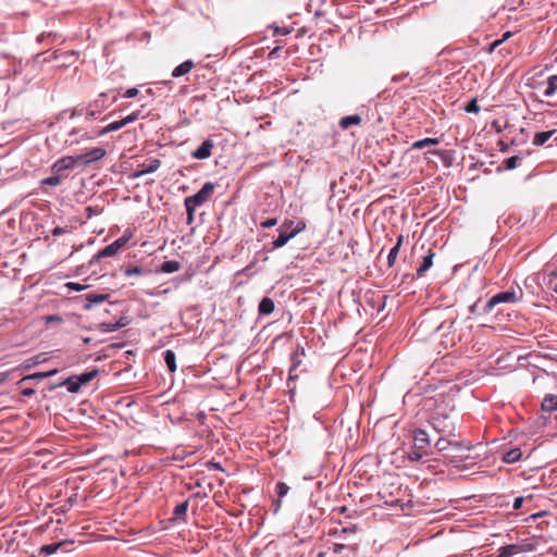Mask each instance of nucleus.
Wrapping results in <instances>:
<instances>
[{
	"label": "nucleus",
	"mask_w": 557,
	"mask_h": 557,
	"mask_svg": "<svg viewBox=\"0 0 557 557\" xmlns=\"http://www.w3.org/2000/svg\"><path fill=\"white\" fill-rule=\"evenodd\" d=\"M143 273H144L143 269L138 265L128 267L124 270L125 276L141 275Z\"/></svg>",
	"instance_id": "nucleus-41"
},
{
	"label": "nucleus",
	"mask_w": 557,
	"mask_h": 557,
	"mask_svg": "<svg viewBox=\"0 0 557 557\" xmlns=\"http://www.w3.org/2000/svg\"><path fill=\"white\" fill-rule=\"evenodd\" d=\"M164 362L171 373L176 371V356L173 350L168 349L164 351Z\"/></svg>",
	"instance_id": "nucleus-31"
},
{
	"label": "nucleus",
	"mask_w": 557,
	"mask_h": 557,
	"mask_svg": "<svg viewBox=\"0 0 557 557\" xmlns=\"http://www.w3.org/2000/svg\"><path fill=\"white\" fill-rule=\"evenodd\" d=\"M129 240V236H122L117 239H115L110 245L106 246L104 248L100 249L97 253H95L91 259L88 261L87 264H77L75 268L74 275H84L86 273V269H92L91 273L96 274V265L102 258L113 257L116 255V252L123 248L126 243Z\"/></svg>",
	"instance_id": "nucleus-3"
},
{
	"label": "nucleus",
	"mask_w": 557,
	"mask_h": 557,
	"mask_svg": "<svg viewBox=\"0 0 557 557\" xmlns=\"http://www.w3.org/2000/svg\"><path fill=\"white\" fill-rule=\"evenodd\" d=\"M289 491V486L284 482H278L275 487L277 497L282 499Z\"/></svg>",
	"instance_id": "nucleus-39"
},
{
	"label": "nucleus",
	"mask_w": 557,
	"mask_h": 557,
	"mask_svg": "<svg viewBox=\"0 0 557 557\" xmlns=\"http://www.w3.org/2000/svg\"><path fill=\"white\" fill-rule=\"evenodd\" d=\"M46 361V358L44 356V354H39V355H36L34 356L33 358L28 359L26 362H25V366L24 368L25 369H29L32 368L33 366H36V364H39L41 362Z\"/></svg>",
	"instance_id": "nucleus-38"
},
{
	"label": "nucleus",
	"mask_w": 557,
	"mask_h": 557,
	"mask_svg": "<svg viewBox=\"0 0 557 557\" xmlns=\"http://www.w3.org/2000/svg\"><path fill=\"white\" fill-rule=\"evenodd\" d=\"M194 67V62L191 60H187L183 63H181L180 65H177L173 72H172V76L173 77H181L183 75H186L188 74L191 69Z\"/></svg>",
	"instance_id": "nucleus-25"
},
{
	"label": "nucleus",
	"mask_w": 557,
	"mask_h": 557,
	"mask_svg": "<svg viewBox=\"0 0 557 557\" xmlns=\"http://www.w3.org/2000/svg\"><path fill=\"white\" fill-rule=\"evenodd\" d=\"M357 532V525L351 524L349 527H344L339 530L335 531V535H337L339 539H345L349 534H355Z\"/></svg>",
	"instance_id": "nucleus-35"
},
{
	"label": "nucleus",
	"mask_w": 557,
	"mask_h": 557,
	"mask_svg": "<svg viewBox=\"0 0 557 557\" xmlns=\"http://www.w3.org/2000/svg\"><path fill=\"white\" fill-rule=\"evenodd\" d=\"M63 384H64V385L70 384V379L65 380Z\"/></svg>",
	"instance_id": "nucleus-64"
},
{
	"label": "nucleus",
	"mask_w": 557,
	"mask_h": 557,
	"mask_svg": "<svg viewBox=\"0 0 557 557\" xmlns=\"http://www.w3.org/2000/svg\"><path fill=\"white\" fill-rule=\"evenodd\" d=\"M277 223V220L275 218H272V219H267L265 221L261 222V227L263 228H270L274 225H276Z\"/></svg>",
	"instance_id": "nucleus-47"
},
{
	"label": "nucleus",
	"mask_w": 557,
	"mask_h": 557,
	"mask_svg": "<svg viewBox=\"0 0 557 557\" xmlns=\"http://www.w3.org/2000/svg\"><path fill=\"white\" fill-rule=\"evenodd\" d=\"M435 257V252L433 249L429 248L425 256H423L420 265L416 270V278H421L425 275V273L432 268L433 259Z\"/></svg>",
	"instance_id": "nucleus-17"
},
{
	"label": "nucleus",
	"mask_w": 557,
	"mask_h": 557,
	"mask_svg": "<svg viewBox=\"0 0 557 557\" xmlns=\"http://www.w3.org/2000/svg\"><path fill=\"white\" fill-rule=\"evenodd\" d=\"M35 391L33 388H26L24 391H22V395L24 396H32L34 395Z\"/></svg>",
	"instance_id": "nucleus-56"
},
{
	"label": "nucleus",
	"mask_w": 557,
	"mask_h": 557,
	"mask_svg": "<svg viewBox=\"0 0 557 557\" xmlns=\"http://www.w3.org/2000/svg\"><path fill=\"white\" fill-rule=\"evenodd\" d=\"M521 457L522 453L520 448H511L504 454L503 461L506 463H515L519 461Z\"/></svg>",
	"instance_id": "nucleus-28"
},
{
	"label": "nucleus",
	"mask_w": 557,
	"mask_h": 557,
	"mask_svg": "<svg viewBox=\"0 0 557 557\" xmlns=\"http://www.w3.org/2000/svg\"><path fill=\"white\" fill-rule=\"evenodd\" d=\"M273 53H278V48H275L274 50H272L271 54Z\"/></svg>",
	"instance_id": "nucleus-63"
},
{
	"label": "nucleus",
	"mask_w": 557,
	"mask_h": 557,
	"mask_svg": "<svg viewBox=\"0 0 557 557\" xmlns=\"http://www.w3.org/2000/svg\"><path fill=\"white\" fill-rule=\"evenodd\" d=\"M404 243V236L403 235H399L397 237V242L396 244L391 248L388 255H387V265L388 268H392L395 265L396 263V260H397V256L399 253V250H400V247Z\"/></svg>",
	"instance_id": "nucleus-21"
},
{
	"label": "nucleus",
	"mask_w": 557,
	"mask_h": 557,
	"mask_svg": "<svg viewBox=\"0 0 557 557\" xmlns=\"http://www.w3.org/2000/svg\"><path fill=\"white\" fill-rule=\"evenodd\" d=\"M433 430L443 436H456V420L449 414L435 412L430 420Z\"/></svg>",
	"instance_id": "nucleus-5"
},
{
	"label": "nucleus",
	"mask_w": 557,
	"mask_h": 557,
	"mask_svg": "<svg viewBox=\"0 0 557 557\" xmlns=\"http://www.w3.org/2000/svg\"><path fill=\"white\" fill-rule=\"evenodd\" d=\"M305 348L301 345H297L294 350L290 352V368L288 371V380H287V386L290 388V393L294 394L295 386L290 387V383L295 382L298 377V374L296 373L297 369L302 363V357L305 356Z\"/></svg>",
	"instance_id": "nucleus-12"
},
{
	"label": "nucleus",
	"mask_w": 557,
	"mask_h": 557,
	"mask_svg": "<svg viewBox=\"0 0 557 557\" xmlns=\"http://www.w3.org/2000/svg\"><path fill=\"white\" fill-rule=\"evenodd\" d=\"M287 34H289V30L285 27H276L274 30V35L285 36Z\"/></svg>",
	"instance_id": "nucleus-52"
},
{
	"label": "nucleus",
	"mask_w": 557,
	"mask_h": 557,
	"mask_svg": "<svg viewBox=\"0 0 557 557\" xmlns=\"http://www.w3.org/2000/svg\"><path fill=\"white\" fill-rule=\"evenodd\" d=\"M557 90V75H552L547 78V88L544 91L546 97H552Z\"/></svg>",
	"instance_id": "nucleus-34"
},
{
	"label": "nucleus",
	"mask_w": 557,
	"mask_h": 557,
	"mask_svg": "<svg viewBox=\"0 0 557 557\" xmlns=\"http://www.w3.org/2000/svg\"><path fill=\"white\" fill-rule=\"evenodd\" d=\"M83 110L78 111L77 109H72V120H74L75 125L72 126V136H76L72 143H78L79 140L84 139H95L97 137H100L102 135H106L111 132H115L121 129L122 127L126 126L124 120L114 121L110 124H108L103 128H98L91 123H89L86 126H82L78 124L81 117L83 116Z\"/></svg>",
	"instance_id": "nucleus-2"
},
{
	"label": "nucleus",
	"mask_w": 557,
	"mask_h": 557,
	"mask_svg": "<svg viewBox=\"0 0 557 557\" xmlns=\"http://www.w3.org/2000/svg\"><path fill=\"white\" fill-rule=\"evenodd\" d=\"M72 292H81L79 295L72 296V315H81L84 311L90 310L95 306L101 305L109 298L108 293H99L72 282Z\"/></svg>",
	"instance_id": "nucleus-1"
},
{
	"label": "nucleus",
	"mask_w": 557,
	"mask_h": 557,
	"mask_svg": "<svg viewBox=\"0 0 557 557\" xmlns=\"http://www.w3.org/2000/svg\"><path fill=\"white\" fill-rule=\"evenodd\" d=\"M540 516H542V513H535V515H532L531 518L536 519Z\"/></svg>",
	"instance_id": "nucleus-60"
},
{
	"label": "nucleus",
	"mask_w": 557,
	"mask_h": 557,
	"mask_svg": "<svg viewBox=\"0 0 557 557\" xmlns=\"http://www.w3.org/2000/svg\"><path fill=\"white\" fill-rule=\"evenodd\" d=\"M57 371L53 370V371H49V372H45V373H35L33 375H29V376H26L24 377L23 380H21V382L25 381V380H28V379H35V377H47V376H50L52 375L53 373H55Z\"/></svg>",
	"instance_id": "nucleus-45"
},
{
	"label": "nucleus",
	"mask_w": 557,
	"mask_h": 557,
	"mask_svg": "<svg viewBox=\"0 0 557 557\" xmlns=\"http://www.w3.org/2000/svg\"><path fill=\"white\" fill-rule=\"evenodd\" d=\"M438 144H440V139L438 138L426 137V138H423V139H420V140H417V141L412 143L411 146H410V150H420V149H423L425 147L436 146Z\"/></svg>",
	"instance_id": "nucleus-24"
},
{
	"label": "nucleus",
	"mask_w": 557,
	"mask_h": 557,
	"mask_svg": "<svg viewBox=\"0 0 557 557\" xmlns=\"http://www.w3.org/2000/svg\"><path fill=\"white\" fill-rule=\"evenodd\" d=\"M185 208H186V212H187V224H191L194 222V219H195V211H196V208L188 205V203H184Z\"/></svg>",
	"instance_id": "nucleus-42"
},
{
	"label": "nucleus",
	"mask_w": 557,
	"mask_h": 557,
	"mask_svg": "<svg viewBox=\"0 0 557 557\" xmlns=\"http://www.w3.org/2000/svg\"><path fill=\"white\" fill-rule=\"evenodd\" d=\"M522 296V292H520V296L517 295L515 290H506L500 292L494 296H492L484 305L483 307V313L487 314L490 313L493 308L499 304H515L517 302Z\"/></svg>",
	"instance_id": "nucleus-8"
},
{
	"label": "nucleus",
	"mask_w": 557,
	"mask_h": 557,
	"mask_svg": "<svg viewBox=\"0 0 557 557\" xmlns=\"http://www.w3.org/2000/svg\"><path fill=\"white\" fill-rule=\"evenodd\" d=\"M306 224L304 221H298L294 226V221H286L278 227V236L273 240V249H278L285 246L289 239L294 238L297 234L304 231Z\"/></svg>",
	"instance_id": "nucleus-4"
},
{
	"label": "nucleus",
	"mask_w": 557,
	"mask_h": 557,
	"mask_svg": "<svg viewBox=\"0 0 557 557\" xmlns=\"http://www.w3.org/2000/svg\"><path fill=\"white\" fill-rule=\"evenodd\" d=\"M555 131L539 132L534 135L532 144L534 146H543L553 135Z\"/></svg>",
	"instance_id": "nucleus-30"
},
{
	"label": "nucleus",
	"mask_w": 557,
	"mask_h": 557,
	"mask_svg": "<svg viewBox=\"0 0 557 557\" xmlns=\"http://www.w3.org/2000/svg\"><path fill=\"white\" fill-rule=\"evenodd\" d=\"M407 75H408V74H403V75H399V76H394V77H393V81H394V82L400 81V79H403L404 77H406Z\"/></svg>",
	"instance_id": "nucleus-58"
},
{
	"label": "nucleus",
	"mask_w": 557,
	"mask_h": 557,
	"mask_svg": "<svg viewBox=\"0 0 557 557\" xmlns=\"http://www.w3.org/2000/svg\"><path fill=\"white\" fill-rule=\"evenodd\" d=\"M214 189L215 184L212 182H207L195 195L186 197L184 199V203H188L195 208L200 207L211 199Z\"/></svg>",
	"instance_id": "nucleus-9"
},
{
	"label": "nucleus",
	"mask_w": 557,
	"mask_h": 557,
	"mask_svg": "<svg viewBox=\"0 0 557 557\" xmlns=\"http://www.w3.org/2000/svg\"><path fill=\"white\" fill-rule=\"evenodd\" d=\"M513 35L512 32H505L503 35H502V38H499L500 42H505L506 40H508L509 38H511Z\"/></svg>",
	"instance_id": "nucleus-54"
},
{
	"label": "nucleus",
	"mask_w": 557,
	"mask_h": 557,
	"mask_svg": "<svg viewBox=\"0 0 557 557\" xmlns=\"http://www.w3.org/2000/svg\"><path fill=\"white\" fill-rule=\"evenodd\" d=\"M541 407L545 412L557 411V396L552 394L546 395L542 401Z\"/></svg>",
	"instance_id": "nucleus-23"
},
{
	"label": "nucleus",
	"mask_w": 557,
	"mask_h": 557,
	"mask_svg": "<svg viewBox=\"0 0 557 557\" xmlns=\"http://www.w3.org/2000/svg\"><path fill=\"white\" fill-rule=\"evenodd\" d=\"M275 309V304L272 298L263 297L258 306L259 315H270Z\"/></svg>",
	"instance_id": "nucleus-20"
},
{
	"label": "nucleus",
	"mask_w": 557,
	"mask_h": 557,
	"mask_svg": "<svg viewBox=\"0 0 557 557\" xmlns=\"http://www.w3.org/2000/svg\"><path fill=\"white\" fill-rule=\"evenodd\" d=\"M99 112L95 111V110H89L86 112V117H85V121L86 122H90L91 120L96 119L97 115H98Z\"/></svg>",
	"instance_id": "nucleus-51"
},
{
	"label": "nucleus",
	"mask_w": 557,
	"mask_h": 557,
	"mask_svg": "<svg viewBox=\"0 0 557 557\" xmlns=\"http://www.w3.org/2000/svg\"><path fill=\"white\" fill-rule=\"evenodd\" d=\"M140 111H135L128 114L127 116L123 117L125 125L133 123L139 119Z\"/></svg>",
	"instance_id": "nucleus-43"
},
{
	"label": "nucleus",
	"mask_w": 557,
	"mask_h": 557,
	"mask_svg": "<svg viewBox=\"0 0 557 557\" xmlns=\"http://www.w3.org/2000/svg\"><path fill=\"white\" fill-rule=\"evenodd\" d=\"M502 45L500 40L499 39H496L494 40L493 42H491L487 48L485 49V51L487 53H493L499 46Z\"/></svg>",
	"instance_id": "nucleus-46"
},
{
	"label": "nucleus",
	"mask_w": 557,
	"mask_h": 557,
	"mask_svg": "<svg viewBox=\"0 0 557 557\" xmlns=\"http://www.w3.org/2000/svg\"><path fill=\"white\" fill-rule=\"evenodd\" d=\"M429 153L433 154V156H437V157H441L444 161V154L446 153L445 151H441V150H429Z\"/></svg>",
	"instance_id": "nucleus-55"
},
{
	"label": "nucleus",
	"mask_w": 557,
	"mask_h": 557,
	"mask_svg": "<svg viewBox=\"0 0 557 557\" xmlns=\"http://www.w3.org/2000/svg\"><path fill=\"white\" fill-rule=\"evenodd\" d=\"M454 324V321H444L437 327V331L442 332V335L444 336V338L442 339V345H444L445 348L454 347L457 344V342L460 341V337L456 336L455 334L449 336V333L451 332Z\"/></svg>",
	"instance_id": "nucleus-14"
},
{
	"label": "nucleus",
	"mask_w": 557,
	"mask_h": 557,
	"mask_svg": "<svg viewBox=\"0 0 557 557\" xmlns=\"http://www.w3.org/2000/svg\"><path fill=\"white\" fill-rule=\"evenodd\" d=\"M129 323V319L125 315L121 317L116 322H101L99 330L104 333L117 331L121 327L126 326Z\"/></svg>",
	"instance_id": "nucleus-19"
},
{
	"label": "nucleus",
	"mask_w": 557,
	"mask_h": 557,
	"mask_svg": "<svg viewBox=\"0 0 557 557\" xmlns=\"http://www.w3.org/2000/svg\"><path fill=\"white\" fill-rule=\"evenodd\" d=\"M213 147V141L211 139H206L196 150L191 152V157L199 160L208 159L212 153Z\"/></svg>",
	"instance_id": "nucleus-18"
},
{
	"label": "nucleus",
	"mask_w": 557,
	"mask_h": 557,
	"mask_svg": "<svg viewBox=\"0 0 557 557\" xmlns=\"http://www.w3.org/2000/svg\"><path fill=\"white\" fill-rule=\"evenodd\" d=\"M454 436H443L435 442L434 446L440 453H445L450 449Z\"/></svg>",
	"instance_id": "nucleus-29"
},
{
	"label": "nucleus",
	"mask_w": 557,
	"mask_h": 557,
	"mask_svg": "<svg viewBox=\"0 0 557 557\" xmlns=\"http://www.w3.org/2000/svg\"><path fill=\"white\" fill-rule=\"evenodd\" d=\"M465 110L466 112L468 113H478L480 111V107L478 104V101L476 99H472L470 100L466 107H465Z\"/></svg>",
	"instance_id": "nucleus-40"
},
{
	"label": "nucleus",
	"mask_w": 557,
	"mask_h": 557,
	"mask_svg": "<svg viewBox=\"0 0 557 557\" xmlns=\"http://www.w3.org/2000/svg\"><path fill=\"white\" fill-rule=\"evenodd\" d=\"M472 448L471 443L463 442V441H455L451 442L450 449L455 453L453 455L450 454H444V459L446 462L451 465H457L468 458V451Z\"/></svg>",
	"instance_id": "nucleus-7"
},
{
	"label": "nucleus",
	"mask_w": 557,
	"mask_h": 557,
	"mask_svg": "<svg viewBox=\"0 0 557 557\" xmlns=\"http://www.w3.org/2000/svg\"><path fill=\"white\" fill-rule=\"evenodd\" d=\"M523 497L522 496H519V497H516L515 500H513V505H512V508L515 510H518L522 507V504H523Z\"/></svg>",
	"instance_id": "nucleus-50"
},
{
	"label": "nucleus",
	"mask_w": 557,
	"mask_h": 557,
	"mask_svg": "<svg viewBox=\"0 0 557 557\" xmlns=\"http://www.w3.org/2000/svg\"><path fill=\"white\" fill-rule=\"evenodd\" d=\"M281 505H282V499H280L277 497V499L275 502H273V504H272L274 513H276L281 509Z\"/></svg>",
	"instance_id": "nucleus-53"
},
{
	"label": "nucleus",
	"mask_w": 557,
	"mask_h": 557,
	"mask_svg": "<svg viewBox=\"0 0 557 557\" xmlns=\"http://www.w3.org/2000/svg\"><path fill=\"white\" fill-rule=\"evenodd\" d=\"M214 468H215V469H219V470H222V468H221V466H220L219 463H215V465H214Z\"/></svg>",
	"instance_id": "nucleus-61"
},
{
	"label": "nucleus",
	"mask_w": 557,
	"mask_h": 557,
	"mask_svg": "<svg viewBox=\"0 0 557 557\" xmlns=\"http://www.w3.org/2000/svg\"><path fill=\"white\" fill-rule=\"evenodd\" d=\"M106 156V150L101 147L92 148L85 153L72 156L73 166H86L95 161L102 159Z\"/></svg>",
	"instance_id": "nucleus-11"
},
{
	"label": "nucleus",
	"mask_w": 557,
	"mask_h": 557,
	"mask_svg": "<svg viewBox=\"0 0 557 557\" xmlns=\"http://www.w3.org/2000/svg\"><path fill=\"white\" fill-rule=\"evenodd\" d=\"M413 447L426 453L431 446V438L426 431L417 429L412 433Z\"/></svg>",
	"instance_id": "nucleus-15"
},
{
	"label": "nucleus",
	"mask_w": 557,
	"mask_h": 557,
	"mask_svg": "<svg viewBox=\"0 0 557 557\" xmlns=\"http://www.w3.org/2000/svg\"><path fill=\"white\" fill-rule=\"evenodd\" d=\"M138 92H139V91H138V89H137V88H135V87H133V88H128V89L124 92L123 97H124V98H134V97H136V96L138 95Z\"/></svg>",
	"instance_id": "nucleus-48"
},
{
	"label": "nucleus",
	"mask_w": 557,
	"mask_h": 557,
	"mask_svg": "<svg viewBox=\"0 0 557 557\" xmlns=\"http://www.w3.org/2000/svg\"><path fill=\"white\" fill-rule=\"evenodd\" d=\"M362 119L359 114L346 115L339 120L338 125L342 129H348L352 125H359Z\"/></svg>",
	"instance_id": "nucleus-22"
},
{
	"label": "nucleus",
	"mask_w": 557,
	"mask_h": 557,
	"mask_svg": "<svg viewBox=\"0 0 557 557\" xmlns=\"http://www.w3.org/2000/svg\"><path fill=\"white\" fill-rule=\"evenodd\" d=\"M188 505H189L188 500H184L183 503L176 505L173 510V519L186 521V513L188 510Z\"/></svg>",
	"instance_id": "nucleus-26"
},
{
	"label": "nucleus",
	"mask_w": 557,
	"mask_h": 557,
	"mask_svg": "<svg viewBox=\"0 0 557 557\" xmlns=\"http://www.w3.org/2000/svg\"><path fill=\"white\" fill-rule=\"evenodd\" d=\"M346 550L349 553H355L357 550V543H349V544L335 543L333 546L334 554H343Z\"/></svg>",
	"instance_id": "nucleus-32"
},
{
	"label": "nucleus",
	"mask_w": 557,
	"mask_h": 557,
	"mask_svg": "<svg viewBox=\"0 0 557 557\" xmlns=\"http://www.w3.org/2000/svg\"><path fill=\"white\" fill-rule=\"evenodd\" d=\"M181 263L176 260L164 261L161 265V271L164 273H174L181 269Z\"/></svg>",
	"instance_id": "nucleus-33"
},
{
	"label": "nucleus",
	"mask_w": 557,
	"mask_h": 557,
	"mask_svg": "<svg viewBox=\"0 0 557 557\" xmlns=\"http://www.w3.org/2000/svg\"><path fill=\"white\" fill-rule=\"evenodd\" d=\"M45 320H46L47 324H49V323H62L63 322V319L60 315H57V314L47 315V317H45Z\"/></svg>",
	"instance_id": "nucleus-44"
},
{
	"label": "nucleus",
	"mask_w": 557,
	"mask_h": 557,
	"mask_svg": "<svg viewBox=\"0 0 557 557\" xmlns=\"http://www.w3.org/2000/svg\"><path fill=\"white\" fill-rule=\"evenodd\" d=\"M552 289H553L555 293H557V282H556V283H554V285H552Z\"/></svg>",
	"instance_id": "nucleus-59"
},
{
	"label": "nucleus",
	"mask_w": 557,
	"mask_h": 557,
	"mask_svg": "<svg viewBox=\"0 0 557 557\" xmlns=\"http://www.w3.org/2000/svg\"><path fill=\"white\" fill-rule=\"evenodd\" d=\"M9 377V374L8 373H0V384L4 383Z\"/></svg>",
	"instance_id": "nucleus-57"
},
{
	"label": "nucleus",
	"mask_w": 557,
	"mask_h": 557,
	"mask_svg": "<svg viewBox=\"0 0 557 557\" xmlns=\"http://www.w3.org/2000/svg\"><path fill=\"white\" fill-rule=\"evenodd\" d=\"M518 545L520 547V552H531L534 549V545L531 543H520Z\"/></svg>",
	"instance_id": "nucleus-49"
},
{
	"label": "nucleus",
	"mask_w": 557,
	"mask_h": 557,
	"mask_svg": "<svg viewBox=\"0 0 557 557\" xmlns=\"http://www.w3.org/2000/svg\"><path fill=\"white\" fill-rule=\"evenodd\" d=\"M98 374L97 369L86 371L82 374L72 375V394L77 393L82 387L87 386Z\"/></svg>",
	"instance_id": "nucleus-13"
},
{
	"label": "nucleus",
	"mask_w": 557,
	"mask_h": 557,
	"mask_svg": "<svg viewBox=\"0 0 557 557\" xmlns=\"http://www.w3.org/2000/svg\"><path fill=\"white\" fill-rule=\"evenodd\" d=\"M273 53H278V48H275L274 50H272L271 54Z\"/></svg>",
	"instance_id": "nucleus-62"
},
{
	"label": "nucleus",
	"mask_w": 557,
	"mask_h": 557,
	"mask_svg": "<svg viewBox=\"0 0 557 557\" xmlns=\"http://www.w3.org/2000/svg\"><path fill=\"white\" fill-rule=\"evenodd\" d=\"M82 470H72V491L73 490H83V494L81 495V499L85 500L87 498V491L91 485V480L85 478L82 473ZM79 495L75 493L72 495L71 502L72 506L77 503Z\"/></svg>",
	"instance_id": "nucleus-10"
},
{
	"label": "nucleus",
	"mask_w": 557,
	"mask_h": 557,
	"mask_svg": "<svg viewBox=\"0 0 557 557\" xmlns=\"http://www.w3.org/2000/svg\"><path fill=\"white\" fill-rule=\"evenodd\" d=\"M521 160H522L521 157L513 156V157H510V158H507L506 160H504L503 164L506 170H512L518 166V164Z\"/></svg>",
	"instance_id": "nucleus-36"
},
{
	"label": "nucleus",
	"mask_w": 557,
	"mask_h": 557,
	"mask_svg": "<svg viewBox=\"0 0 557 557\" xmlns=\"http://www.w3.org/2000/svg\"><path fill=\"white\" fill-rule=\"evenodd\" d=\"M520 552L518 544L505 545L498 548L497 557H511Z\"/></svg>",
	"instance_id": "nucleus-27"
},
{
	"label": "nucleus",
	"mask_w": 557,
	"mask_h": 557,
	"mask_svg": "<svg viewBox=\"0 0 557 557\" xmlns=\"http://www.w3.org/2000/svg\"><path fill=\"white\" fill-rule=\"evenodd\" d=\"M69 174L70 157H64L53 164L51 176L44 178L40 183L41 185L58 186L67 178Z\"/></svg>",
	"instance_id": "nucleus-6"
},
{
	"label": "nucleus",
	"mask_w": 557,
	"mask_h": 557,
	"mask_svg": "<svg viewBox=\"0 0 557 557\" xmlns=\"http://www.w3.org/2000/svg\"><path fill=\"white\" fill-rule=\"evenodd\" d=\"M426 453H424L423 450H420L416 447H412L408 453H407V456H408V459L411 460V461H419L420 459H422V457L425 455Z\"/></svg>",
	"instance_id": "nucleus-37"
},
{
	"label": "nucleus",
	"mask_w": 557,
	"mask_h": 557,
	"mask_svg": "<svg viewBox=\"0 0 557 557\" xmlns=\"http://www.w3.org/2000/svg\"><path fill=\"white\" fill-rule=\"evenodd\" d=\"M161 165V161L159 159H149L146 162L138 165L137 170L134 172V177H140L143 175L156 172Z\"/></svg>",
	"instance_id": "nucleus-16"
}]
</instances>
